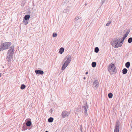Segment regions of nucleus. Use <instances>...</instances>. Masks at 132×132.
Masks as SVG:
<instances>
[{"label":"nucleus","mask_w":132,"mask_h":132,"mask_svg":"<svg viewBox=\"0 0 132 132\" xmlns=\"http://www.w3.org/2000/svg\"><path fill=\"white\" fill-rule=\"evenodd\" d=\"M84 79H85V77L84 78Z\"/></svg>","instance_id":"nucleus-34"},{"label":"nucleus","mask_w":132,"mask_h":132,"mask_svg":"<svg viewBox=\"0 0 132 132\" xmlns=\"http://www.w3.org/2000/svg\"><path fill=\"white\" fill-rule=\"evenodd\" d=\"M99 49L98 47H96L95 48V52L96 53H97L99 51Z\"/></svg>","instance_id":"nucleus-21"},{"label":"nucleus","mask_w":132,"mask_h":132,"mask_svg":"<svg viewBox=\"0 0 132 132\" xmlns=\"http://www.w3.org/2000/svg\"><path fill=\"white\" fill-rule=\"evenodd\" d=\"M53 118H52L50 117L48 119V121L49 122H51L53 121Z\"/></svg>","instance_id":"nucleus-16"},{"label":"nucleus","mask_w":132,"mask_h":132,"mask_svg":"<svg viewBox=\"0 0 132 132\" xmlns=\"http://www.w3.org/2000/svg\"><path fill=\"white\" fill-rule=\"evenodd\" d=\"M85 111H86H86H87V110H86V109H85Z\"/></svg>","instance_id":"nucleus-31"},{"label":"nucleus","mask_w":132,"mask_h":132,"mask_svg":"<svg viewBox=\"0 0 132 132\" xmlns=\"http://www.w3.org/2000/svg\"><path fill=\"white\" fill-rule=\"evenodd\" d=\"M85 111H86H86H87V110H86V109H85Z\"/></svg>","instance_id":"nucleus-30"},{"label":"nucleus","mask_w":132,"mask_h":132,"mask_svg":"<svg viewBox=\"0 0 132 132\" xmlns=\"http://www.w3.org/2000/svg\"><path fill=\"white\" fill-rule=\"evenodd\" d=\"M114 132H119V128H115Z\"/></svg>","instance_id":"nucleus-23"},{"label":"nucleus","mask_w":132,"mask_h":132,"mask_svg":"<svg viewBox=\"0 0 132 132\" xmlns=\"http://www.w3.org/2000/svg\"><path fill=\"white\" fill-rule=\"evenodd\" d=\"M127 71L126 69L124 68L122 70V73L124 74H126L127 72Z\"/></svg>","instance_id":"nucleus-12"},{"label":"nucleus","mask_w":132,"mask_h":132,"mask_svg":"<svg viewBox=\"0 0 132 132\" xmlns=\"http://www.w3.org/2000/svg\"><path fill=\"white\" fill-rule=\"evenodd\" d=\"M23 22L24 24L25 25L27 24L28 23V22L26 20H23Z\"/></svg>","instance_id":"nucleus-25"},{"label":"nucleus","mask_w":132,"mask_h":132,"mask_svg":"<svg viewBox=\"0 0 132 132\" xmlns=\"http://www.w3.org/2000/svg\"><path fill=\"white\" fill-rule=\"evenodd\" d=\"M11 45L10 42H6L3 43L0 46V51L8 49Z\"/></svg>","instance_id":"nucleus-2"},{"label":"nucleus","mask_w":132,"mask_h":132,"mask_svg":"<svg viewBox=\"0 0 132 132\" xmlns=\"http://www.w3.org/2000/svg\"><path fill=\"white\" fill-rule=\"evenodd\" d=\"M128 35V34L127 33H126V34L123 36V38H122V39L123 40H124L125 39L126 37L127 36V35Z\"/></svg>","instance_id":"nucleus-20"},{"label":"nucleus","mask_w":132,"mask_h":132,"mask_svg":"<svg viewBox=\"0 0 132 132\" xmlns=\"http://www.w3.org/2000/svg\"><path fill=\"white\" fill-rule=\"evenodd\" d=\"M57 36V34L55 33H53V37H56Z\"/></svg>","instance_id":"nucleus-26"},{"label":"nucleus","mask_w":132,"mask_h":132,"mask_svg":"<svg viewBox=\"0 0 132 132\" xmlns=\"http://www.w3.org/2000/svg\"><path fill=\"white\" fill-rule=\"evenodd\" d=\"M30 18V16L29 15H26L24 17V19L26 20H28Z\"/></svg>","instance_id":"nucleus-10"},{"label":"nucleus","mask_w":132,"mask_h":132,"mask_svg":"<svg viewBox=\"0 0 132 132\" xmlns=\"http://www.w3.org/2000/svg\"><path fill=\"white\" fill-rule=\"evenodd\" d=\"M13 54L11 53H7V58L8 59L7 60L8 61H10L11 60L12 58Z\"/></svg>","instance_id":"nucleus-4"},{"label":"nucleus","mask_w":132,"mask_h":132,"mask_svg":"<svg viewBox=\"0 0 132 132\" xmlns=\"http://www.w3.org/2000/svg\"><path fill=\"white\" fill-rule=\"evenodd\" d=\"M111 21H109L108 22L106 23V26H109V24L111 23Z\"/></svg>","instance_id":"nucleus-27"},{"label":"nucleus","mask_w":132,"mask_h":132,"mask_svg":"<svg viewBox=\"0 0 132 132\" xmlns=\"http://www.w3.org/2000/svg\"><path fill=\"white\" fill-rule=\"evenodd\" d=\"M98 84V82L97 80H95L94 81V82L93 83V85L95 86H96Z\"/></svg>","instance_id":"nucleus-15"},{"label":"nucleus","mask_w":132,"mask_h":132,"mask_svg":"<svg viewBox=\"0 0 132 132\" xmlns=\"http://www.w3.org/2000/svg\"><path fill=\"white\" fill-rule=\"evenodd\" d=\"M119 122L118 121H117L116 122V126L115 128H119Z\"/></svg>","instance_id":"nucleus-9"},{"label":"nucleus","mask_w":132,"mask_h":132,"mask_svg":"<svg viewBox=\"0 0 132 132\" xmlns=\"http://www.w3.org/2000/svg\"><path fill=\"white\" fill-rule=\"evenodd\" d=\"M88 73V72H86V74H87Z\"/></svg>","instance_id":"nucleus-28"},{"label":"nucleus","mask_w":132,"mask_h":132,"mask_svg":"<svg viewBox=\"0 0 132 132\" xmlns=\"http://www.w3.org/2000/svg\"><path fill=\"white\" fill-rule=\"evenodd\" d=\"M35 72L36 74H39L42 75L44 73V72L43 71L39 70H35Z\"/></svg>","instance_id":"nucleus-7"},{"label":"nucleus","mask_w":132,"mask_h":132,"mask_svg":"<svg viewBox=\"0 0 132 132\" xmlns=\"http://www.w3.org/2000/svg\"><path fill=\"white\" fill-rule=\"evenodd\" d=\"M96 65V63L95 62H93L92 63V66L93 67H95Z\"/></svg>","instance_id":"nucleus-19"},{"label":"nucleus","mask_w":132,"mask_h":132,"mask_svg":"<svg viewBox=\"0 0 132 132\" xmlns=\"http://www.w3.org/2000/svg\"><path fill=\"white\" fill-rule=\"evenodd\" d=\"M26 87V86L24 84H22L20 88L22 89H24Z\"/></svg>","instance_id":"nucleus-17"},{"label":"nucleus","mask_w":132,"mask_h":132,"mask_svg":"<svg viewBox=\"0 0 132 132\" xmlns=\"http://www.w3.org/2000/svg\"><path fill=\"white\" fill-rule=\"evenodd\" d=\"M67 57V60L65 62L66 63L69 64L71 60V56L70 55L68 56Z\"/></svg>","instance_id":"nucleus-5"},{"label":"nucleus","mask_w":132,"mask_h":132,"mask_svg":"<svg viewBox=\"0 0 132 132\" xmlns=\"http://www.w3.org/2000/svg\"><path fill=\"white\" fill-rule=\"evenodd\" d=\"M31 124V122L30 121H28L26 123V125L28 126H30Z\"/></svg>","instance_id":"nucleus-14"},{"label":"nucleus","mask_w":132,"mask_h":132,"mask_svg":"<svg viewBox=\"0 0 132 132\" xmlns=\"http://www.w3.org/2000/svg\"><path fill=\"white\" fill-rule=\"evenodd\" d=\"M45 132H48V131H45Z\"/></svg>","instance_id":"nucleus-32"},{"label":"nucleus","mask_w":132,"mask_h":132,"mask_svg":"<svg viewBox=\"0 0 132 132\" xmlns=\"http://www.w3.org/2000/svg\"><path fill=\"white\" fill-rule=\"evenodd\" d=\"M69 64L66 63L65 62L64 64H63V66L62 67V70H64L65 68Z\"/></svg>","instance_id":"nucleus-8"},{"label":"nucleus","mask_w":132,"mask_h":132,"mask_svg":"<svg viewBox=\"0 0 132 132\" xmlns=\"http://www.w3.org/2000/svg\"><path fill=\"white\" fill-rule=\"evenodd\" d=\"M14 46L13 45L10 48V49L9 50L8 52V53H13V50H14Z\"/></svg>","instance_id":"nucleus-6"},{"label":"nucleus","mask_w":132,"mask_h":132,"mask_svg":"<svg viewBox=\"0 0 132 132\" xmlns=\"http://www.w3.org/2000/svg\"><path fill=\"white\" fill-rule=\"evenodd\" d=\"M64 49L63 48H61L59 50V52L60 54H62L64 52Z\"/></svg>","instance_id":"nucleus-11"},{"label":"nucleus","mask_w":132,"mask_h":132,"mask_svg":"<svg viewBox=\"0 0 132 132\" xmlns=\"http://www.w3.org/2000/svg\"><path fill=\"white\" fill-rule=\"evenodd\" d=\"M118 40L116 39L114 40L111 44L114 47H118L121 46L122 44V42H119Z\"/></svg>","instance_id":"nucleus-3"},{"label":"nucleus","mask_w":132,"mask_h":132,"mask_svg":"<svg viewBox=\"0 0 132 132\" xmlns=\"http://www.w3.org/2000/svg\"><path fill=\"white\" fill-rule=\"evenodd\" d=\"M132 42V38L130 37L129 38L128 40V42L129 43H130Z\"/></svg>","instance_id":"nucleus-22"},{"label":"nucleus","mask_w":132,"mask_h":132,"mask_svg":"<svg viewBox=\"0 0 132 132\" xmlns=\"http://www.w3.org/2000/svg\"><path fill=\"white\" fill-rule=\"evenodd\" d=\"M131 126H132V122H131Z\"/></svg>","instance_id":"nucleus-33"},{"label":"nucleus","mask_w":132,"mask_h":132,"mask_svg":"<svg viewBox=\"0 0 132 132\" xmlns=\"http://www.w3.org/2000/svg\"><path fill=\"white\" fill-rule=\"evenodd\" d=\"M108 70L111 74H115L117 72L116 67L114 64L111 63L109 64Z\"/></svg>","instance_id":"nucleus-1"},{"label":"nucleus","mask_w":132,"mask_h":132,"mask_svg":"<svg viewBox=\"0 0 132 132\" xmlns=\"http://www.w3.org/2000/svg\"><path fill=\"white\" fill-rule=\"evenodd\" d=\"M109 97L110 98H112L113 96V94L111 93H110L108 95Z\"/></svg>","instance_id":"nucleus-18"},{"label":"nucleus","mask_w":132,"mask_h":132,"mask_svg":"<svg viewBox=\"0 0 132 132\" xmlns=\"http://www.w3.org/2000/svg\"><path fill=\"white\" fill-rule=\"evenodd\" d=\"M1 73H0V77H1Z\"/></svg>","instance_id":"nucleus-29"},{"label":"nucleus","mask_w":132,"mask_h":132,"mask_svg":"<svg viewBox=\"0 0 132 132\" xmlns=\"http://www.w3.org/2000/svg\"><path fill=\"white\" fill-rule=\"evenodd\" d=\"M62 114L63 116H65L67 114V112L65 111H63L62 113Z\"/></svg>","instance_id":"nucleus-24"},{"label":"nucleus","mask_w":132,"mask_h":132,"mask_svg":"<svg viewBox=\"0 0 132 132\" xmlns=\"http://www.w3.org/2000/svg\"><path fill=\"white\" fill-rule=\"evenodd\" d=\"M130 65V63L129 62H127L125 64V66L127 68H129Z\"/></svg>","instance_id":"nucleus-13"}]
</instances>
